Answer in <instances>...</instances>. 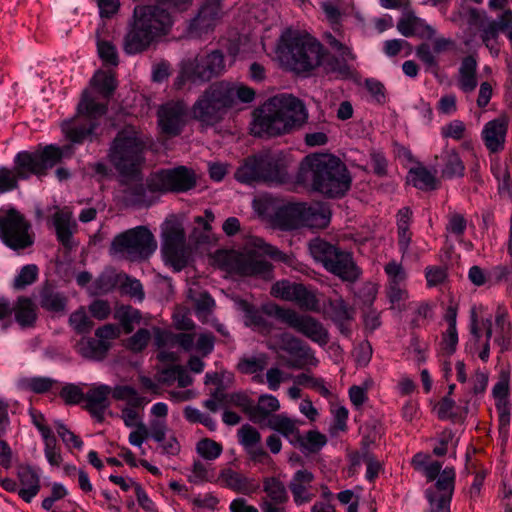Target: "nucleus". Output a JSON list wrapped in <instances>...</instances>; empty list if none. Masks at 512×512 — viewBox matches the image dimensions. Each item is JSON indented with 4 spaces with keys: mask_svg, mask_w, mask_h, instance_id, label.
I'll return each mask as SVG.
<instances>
[{
    "mask_svg": "<svg viewBox=\"0 0 512 512\" xmlns=\"http://www.w3.org/2000/svg\"><path fill=\"white\" fill-rule=\"evenodd\" d=\"M509 118L506 115L486 122L481 131V139L490 153H498L505 147Z\"/></svg>",
    "mask_w": 512,
    "mask_h": 512,
    "instance_id": "obj_26",
    "label": "nucleus"
},
{
    "mask_svg": "<svg viewBox=\"0 0 512 512\" xmlns=\"http://www.w3.org/2000/svg\"><path fill=\"white\" fill-rule=\"evenodd\" d=\"M157 248L153 234L144 226L128 229L114 237L110 253L130 261L148 258Z\"/></svg>",
    "mask_w": 512,
    "mask_h": 512,
    "instance_id": "obj_11",
    "label": "nucleus"
},
{
    "mask_svg": "<svg viewBox=\"0 0 512 512\" xmlns=\"http://www.w3.org/2000/svg\"><path fill=\"white\" fill-rule=\"evenodd\" d=\"M55 382L50 377H21L17 381V388L24 392L40 394L49 391Z\"/></svg>",
    "mask_w": 512,
    "mask_h": 512,
    "instance_id": "obj_45",
    "label": "nucleus"
},
{
    "mask_svg": "<svg viewBox=\"0 0 512 512\" xmlns=\"http://www.w3.org/2000/svg\"><path fill=\"white\" fill-rule=\"evenodd\" d=\"M224 71V57L220 51L215 50L205 55H198L195 59L184 63L175 85L177 88H182L187 83H204Z\"/></svg>",
    "mask_w": 512,
    "mask_h": 512,
    "instance_id": "obj_14",
    "label": "nucleus"
},
{
    "mask_svg": "<svg viewBox=\"0 0 512 512\" xmlns=\"http://www.w3.org/2000/svg\"><path fill=\"white\" fill-rule=\"evenodd\" d=\"M299 283L282 280L274 283L271 287V295L285 301L292 302Z\"/></svg>",
    "mask_w": 512,
    "mask_h": 512,
    "instance_id": "obj_63",
    "label": "nucleus"
},
{
    "mask_svg": "<svg viewBox=\"0 0 512 512\" xmlns=\"http://www.w3.org/2000/svg\"><path fill=\"white\" fill-rule=\"evenodd\" d=\"M220 88L223 89V94L227 100V104L230 107L237 103V100L242 103H250L255 98V92L252 88H249L242 84H232L227 82H219Z\"/></svg>",
    "mask_w": 512,
    "mask_h": 512,
    "instance_id": "obj_39",
    "label": "nucleus"
},
{
    "mask_svg": "<svg viewBox=\"0 0 512 512\" xmlns=\"http://www.w3.org/2000/svg\"><path fill=\"white\" fill-rule=\"evenodd\" d=\"M0 239L13 250L25 249L34 242L30 224L13 208L0 209Z\"/></svg>",
    "mask_w": 512,
    "mask_h": 512,
    "instance_id": "obj_15",
    "label": "nucleus"
},
{
    "mask_svg": "<svg viewBox=\"0 0 512 512\" xmlns=\"http://www.w3.org/2000/svg\"><path fill=\"white\" fill-rule=\"evenodd\" d=\"M309 251L315 261L320 262L327 271L343 280L354 281L360 275V270L350 253L322 239L316 238L310 241Z\"/></svg>",
    "mask_w": 512,
    "mask_h": 512,
    "instance_id": "obj_10",
    "label": "nucleus"
},
{
    "mask_svg": "<svg viewBox=\"0 0 512 512\" xmlns=\"http://www.w3.org/2000/svg\"><path fill=\"white\" fill-rule=\"evenodd\" d=\"M267 425L271 429L280 432L292 444H296V442L300 441L298 421L288 417L286 414L271 416L268 419Z\"/></svg>",
    "mask_w": 512,
    "mask_h": 512,
    "instance_id": "obj_34",
    "label": "nucleus"
},
{
    "mask_svg": "<svg viewBox=\"0 0 512 512\" xmlns=\"http://www.w3.org/2000/svg\"><path fill=\"white\" fill-rule=\"evenodd\" d=\"M468 278L475 286H493L507 279L510 281L509 287L512 292V269L508 270L504 266H496L489 270L472 266L469 269Z\"/></svg>",
    "mask_w": 512,
    "mask_h": 512,
    "instance_id": "obj_29",
    "label": "nucleus"
},
{
    "mask_svg": "<svg viewBox=\"0 0 512 512\" xmlns=\"http://www.w3.org/2000/svg\"><path fill=\"white\" fill-rule=\"evenodd\" d=\"M384 272L387 276L386 288L406 286L407 273L401 263L395 260L388 262Z\"/></svg>",
    "mask_w": 512,
    "mask_h": 512,
    "instance_id": "obj_50",
    "label": "nucleus"
},
{
    "mask_svg": "<svg viewBox=\"0 0 512 512\" xmlns=\"http://www.w3.org/2000/svg\"><path fill=\"white\" fill-rule=\"evenodd\" d=\"M106 112V105L96 103L89 92L84 91L77 106V116L62 124V131L73 143L91 139L96 127L95 119Z\"/></svg>",
    "mask_w": 512,
    "mask_h": 512,
    "instance_id": "obj_12",
    "label": "nucleus"
},
{
    "mask_svg": "<svg viewBox=\"0 0 512 512\" xmlns=\"http://www.w3.org/2000/svg\"><path fill=\"white\" fill-rule=\"evenodd\" d=\"M53 223L59 241L63 245L69 246L72 234L76 228L72 211L68 208L57 211L53 216Z\"/></svg>",
    "mask_w": 512,
    "mask_h": 512,
    "instance_id": "obj_33",
    "label": "nucleus"
},
{
    "mask_svg": "<svg viewBox=\"0 0 512 512\" xmlns=\"http://www.w3.org/2000/svg\"><path fill=\"white\" fill-rule=\"evenodd\" d=\"M222 17L220 0H207L187 28L190 38H201L212 32Z\"/></svg>",
    "mask_w": 512,
    "mask_h": 512,
    "instance_id": "obj_21",
    "label": "nucleus"
},
{
    "mask_svg": "<svg viewBox=\"0 0 512 512\" xmlns=\"http://www.w3.org/2000/svg\"><path fill=\"white\" fill-rule=\"evenodd\" d=\"M397 29L405 37L432 38L435 35L434 28L412 12L403 15L397 23Z\"/></svg>",
    "mask_w": 512,
    "mask_h": 512,
    "instance_id": "obj_31",
    "label": "nucleus"
},
{
    "mask_svg": "<svg viewBox=\"0 0 512 512\" xmlns=\"http://www.w3.org/2000/svg\"><path fill=\"white\" fill-rule=\"evenodd\" d=\"M154 343L159 350L160 361H176L177 353L172 351L175 346H180L189 351L193 347L194 337L191 334H174L168 330L153 328Z\"/></svg>",
    "mask_w": 512,
    "mask_h": 512,
    "instance_id": "obj_22",
    "label": "nucleus"
},
{
    "mask_svg": "<svg viewBox=\"0 0 512 512\" xmlns=\"http://www.w3.org/2000/svg\"><path fill=\"white\" fill-rule=\"evenodd\" d=\"M491 171L498 181L500 191L510 192L512 188V180L506 163H502L499 159L491 162Z\"/></svg>",
    "mask_w": 512,
    "mask_h": 512,
    "instance_id": "obj_57",
    "label": "nucleus"
},
{
    "mask_svg": "<svg viewBox=\"0 0 512 512\" xmlns=\"http://www.w3.org/2000/svg\"><path fill=\"white\" fill-rule=\"evenodd\" d=\"M15 319L22 327L32 326L37 318L34 303L28 298H19L15 307Z\"/></svg>",
    "mask_w": 512,
    "mask_h": 512,
    "instance_id": "obj_44",
    "label": "nucleus"
},
{
    "mask_svg": "<svg viewBox=\"0 0 512 512\" xmlns=\"http://www.w3.org/2000/svg\"><path fill=\"white\" fill-rule=\"evenodd\" d=\"M289 159L283 152H266L249 158L235 173L243 183L263 180L271 183H284L288 178Z\"/></svg>",
    "mask_w": 512,
    "mask_h": 512,
    "instance_id": "obj_8",
    "label": "nucleus"
},
{
    "mask_svg": "<svg viewBox=\"0 0 512 512\" xmlns=\"http://www.w3.org/2000/svg\"><path fill=\"white\" fill-rule=\"evenodd\" d=\"M470 338L466 343V350L476 354L480 360L486 363L490 357V340L493 337L500 352L509 351L512 348L511 323L506 310L499 308L494 318L479 317L473 309L470 315Z\"/></svg>",
    "mask_w": 512,
    "mask_h": 512,
    "instance_id": "obj_4",
    "label": "nucleus"
},
{
    "mask_svg": "<svg viewBox=\"0 0 512 512\" xmlns=\"http://www.w3.org/2000/svg\"><path fill=\"white\" fill-rule=\"evenodd\" d=\"M162 253L164 259L177 271L188 261L185 232L182 223L171 216L162 224Z\"/></svg>",
    "mask_w": 512,
    "mask_h": 512,
    "instance_id": "obj_16",
    "label": "nucleus"
},
{
    "mask_svg": "<svg viewBox=\"0 0 512 512\" xmlns=\"http://www.w3.org/2000/svg\"><path fill=\"white\" fill-rule=\"evenodd\" d=\"M386 296L390 307L393 310L402 312L407 309L406 302L409 299V292L406 286L386 288Z\"/></svg>",
    "mask_w": 512,
    "mask_h": 512,
    "instance_id": "obj_58",
    "label": "nucleus"
},
{
    "mask_svg": "<svg viewBox=\"0 0 512 512\" xmlns=\"http://www.w3.org/2000/svg\"><path fill=\"white\" fill-rule=\"evenodd\" d=\"M477 61L474 56L465 57L459 67L458 86L465 92L470 93L477 87Z\"/></svg>",
    "mask_w": 512,
    "mask_h": 512,
    "instance_id": "obj_37",
    "label": "nucleus"
},
{
    "mask_svg": "<svg viewBox=\"0 0 512 512\" xmlns=\"http://www.w3.org/2000/svg\"><path fill=\"white\" fill-rule=\"evenodd\" d=\"M114 318L119 321L126 333H130L135 323H139V311L131 306H120L115 310Z\"/></svg>",
    "mask_w": 512,
    "mask_h": 512,
    "instance_id": "obj_55",
    "label": "nucleus"
},
{
    "mask_svg": "<svg viewBox=\"0 0 512 512\" xmlns=\"http://www.w3.org/2000/svg\"><path fill=\"white\" fill-rule=\"evenodd\" d=\"M266 346L275 353L286 352L291 360L287 363L292 368L316 367L318 359L312 349L302 340L290 333H281L267 340Z\"/></svg>",
    "mask_w": 512,
    "mask_h": 512,
    "instance_id": "obj_18",
    "label": "nucleus"
},
{
    "mask_svg": "<svg viewBox=\"0 0 512 512\" xmlns=\"http://www.w3.org/2000/svg\"><path fill=\"white\" fill-rule=\"evenodd\" d=\"M112 389L105 384H92L85 393L87 410L98 420L103 419L104 411L109 406V395Z\"/></svg>",
    "mask_w": 512,
    "mask_h": 512,
    "instance_id": "obj_30",
    "label": "nucleus"
},
{
    "mask_svg": "<svg viewBox=\"0 0 512 512\" xmlns=\"http://www.w3.org/2000/svg\"><path fill=\"white\" fill-rule=\"evenodd\" d=\"M38 277V268L34 264L23 266L14 278L13 287L15 289H23L33 284Z\"/></svg>",
    "mask_w": 512,
    "mask_h": 512,
    "instance_id": "obj_64",
    "label": "nucleus"
},
{
    "mask_svg": "<svg viewBox=\"0 0 512 512\" xmlns=\"http://www.w3.org/2000/svg\"><path fill=\"white\" fill-rule=\"evenodd\" d=\"M454 480V469L445 468L437 477L434 487L426 490V498L430 503L431 512H441L449 507L454 490Z\"/></svg>",
    "mask_w": 512,
    "mask_h": 512,
    "instance_id": "obj_24",
    "label": "nucleus"
},
{
    "mask_svg": "<svg viewBox=\"0 0 512 512\" xmlns=\"http://www.w3.org/2000/svg\"><path fill=\"white\" fill-rule=\"evenodd\" d=\"M324 314L330 317L337 325L343 326L344 322L352 319L353 311L347 307L341 297L330 299L324 306Z\"/></svg>",
    "mask_w": 512,
    "mask_h": 512,
    "instance_id": "obj_41",
    "label": "nucleus"
},
{
    "mask_svg": "<svg viewBox=\"0 0 512 512\" xmlns=\"http://www.w3.org/2000/svg\"><path fill=\"white\" fill-rule=\"evenodd\" d=\"M300 174L303 180L311 179L315 190L329 197L344 195L351 185L346 166L331 154L306 156L301 162Z\"/></svg>",
    "mask_w": 512,
    "mask_h": 512,
    "instance_id": "obj_5",
    "label": "nucleus"
},
{
    "mask_svg": "<svg viewBox=\"0 0 512 512\" xmlns=\"http://www.w3.org/2000/svg\"><path fill=\"white\" fill-rule=\"evenodd\" d=\"M216 481L222 486L244 495H252L260 488L259 483L255 479L246 477L229 467L223 468L220 471Z\"/></svg>",
    "mask_w": 512,
    "mask_h": 512,
    "instance_id": "obj_28",
    "label": "nucleus"
},
{
    "mask_svg": "<svg viewBox=\"0 0 512 512\" xmlns=\"http://www.w3.org/2000/svg\"><path fill=\"white\" fill-rule=\"evenodd\" d=\"M195 185L194 174L180 166L161 170L152 174L147 181V188L152 192H183Z\"/></svg>",
    "mask_w": 512,
    "mask_h": 512,
    "instance_id": "obj_20",
    "label": "nucleus"
},
{
    "mask_svg": "<svg viewBox=\"0 0 512 512\" xmlns=\"http://www.w3.org/2000/svg\"><path fill=\"white\" fill-rule=\"evenodd\" d=\"M272 310L280 321L311 341L320 346H325L328 343L329 333L316 318L307 314H300L290 308H282L278 305H274Z\"/></svg>",
    "mask_w": 512,
    "mask_h": 512,
    "instance_id": "obj_17",
    "label": "nucleus"
},
{
    "mask_svg": "<svg viewBox=\"0 0 512 512\" xmlns=\"http://www.w3.org/2000/svg\"><path fill=\"white\" fill-rule=\"evenodd\" d=\"M156 4L137 6L134 21L124 39V51L134 55L146 50L166 35L173 24L172 13L184 11L192 0H155Z\"/></svg>",
    "mask_w": 512,
    "mask_h": 512,
    "instance_id": "obj_1",
    "label": "nucleus"
},
{
    "mask_svg": "<svg viewBox=\"0 0 512 512\" xmlns=\"http://www.w3.org/2000/svg\"><path fill=\"white\" fill-rule=\"evenodd\" d=\"M196 451L203 459L213 461L222 454L223 447L210 438H204L198 441Z\"/></svg>",
    "mask_w": 512,
    "mask_h": 512,
    "instance_id": "obj_59",
    "label": "nucleus"
},
{
    "mask_svg": "<svg viewBox=\"0 0 512 512\" xmlns=\"http://www.w3.org/2000/svg\"><path fill=\"white\" fill-rule=\"evenodd\" d=\"M294 384L312 388L320 393L323 397L331 396L330 390L327 388L325 381L321 377H314L309 373H301L293 377Z\"/></svg>",
    "mask_w": 512,
    "mask_h": 512,
    "instance_id": "obj_54",
    "label": "nucleus"
},
{
    "mask_svg": "<svg viewBox=\"0 0 512 512\" xmlns=\"http://www.w3.org/2000/svg\"><path fill=\"white\" fill-rule=\"evenodd\" d=\"M408 180L414 187L421 190H432L436 187L435 174L422 166L411 169Z\"/></svg>",
    "mask_w": 512,
    "mask_h": 512,
    "instance_id": "obj_46",
    "label": "nucleus"
},
{
    "mask_svg": "<svg viewBox=\"0 0 512 512\" xmlns=\"http://www.w3.org/2000/svg\"><path fill=\"white\" fill-rule=\"evenodd\" d=\"M158 126L166 135H178L187 121V108L182 101H170L157 111Z\"/></svg>",
    "mask_w": 512,
    "mask_h": 512,
    "instance_id": "obj_23",
    "label": "nucleus"
},
{
    "mask_svg": "<svg viewBox=\"0 0 512 512\" xmlns=\"http://www.w3.org/2000/svg\"><path fill=\"white\" fill-rule=\"evenodd\" d=\"M266 256L283 262L289 260V257L276 247L267 244L258 237H250L239 250L217 251L213 260L221 269L229 272H235L243 276L269 277L271 265L265 259Z\"/></svg>",
    "mask_w": 512,
    "mask_h": 512,
    "instance_id": "obj_3",
    "label": "nucleus"
},
{
    "mask_svg": "<svg viewBox=\"0 0 512 512\" xmlns=\"http://www.w3.org/2000/svg\"><path fill=\"white\" fill-rule=\"evenodd\" d=\"M69 324L78 334L89 333L93 327V322L83 307H80L70 315Z\"/></svg>",
    "mask_w": 512,
    "mask_h": 512,
    "instance_id": "obj_61",
    "label": "nucleus"
},
{
    "mask_svg": "<svg viewBox=\"0 0 512 512\" xmlns=\"http://www.w3.org/2000/svg\"><path fill=\"white\" fill-rule=\"evenodd\" d=\"M237 435L239 443L253 459L264 454L261 447V435L257 429L246 424L238 430Z\"/></svg>",
    "mask_w": 512,
    "mask_h": 512,
    "instance_id": "obj_36",
    "label": "nucleus"
},
{
    "mask_svg": "<svg viewBox=\"0 0 512 512\" xmlns=\"http://www.w3.org/2000/svg\"><path fill=\"white\" fill-rule=\"evenodd\" d=\"M269 362V357L265 353H260L250 357L243 358L238 368L242 373L253 375V381L258 384H264V373Z\"/></svg>",
    "mask_w": 512,
    "mask_h": 512,
    "instance_id": "obj_35",
    "label": "nucleus"
},
{
    "mask_svg": "<svg viewBox=\"0 0 512 512\" xmlns=\"http://www.w3.org/2000/svg\"><path fill=\"white\" fill-rule=\"evenodd\" d=\"M220 83L210 85L192 107V116L204 125L218 122L229 108Z\"/></svg>",
    "mask_w": 512,
    "mask_h": 512,
    "instance_id": "obj_19",
    "label": "nucleus"
},
{
    "mask_svg": "<svg viewBox=\"0 0 512 512\" xmlns=\"http://www.w3.org/2000/svg\"><path fill=\"white\" fill-rule=\"evenodd\" d=\"M91 85L99 94L108 98L116 88V81L111 73L97 71L91 79Z\"/></svg>",
    "mask_w": 512,
    "mask_h": 512,
    "instance_id": "obj_53",
    "label": "nucleus"
},
{
    "mask_svg": "<svg viewBox=\"0 0 512 512\" xmlns=\"http://www.w3.org/2000/svg\"><path fill=\"white\" fill-rule=\"evenodd\" d=\"M292 377L279 366H272L264 374V384L272 391H277L282 383H285Z\"/></svg>",
    "mask_w": 512,
    "mask_h": 512,
    "instance_id": "obj_60",
    "label": "nucleus"
},
{
    "mask_svg": "<svg viewBox=\"0 0 512 512\" xmlns=\"http://www.w3.org/2000/svg\"><path fill=\"white\" fill-rule=\"evenodd\" d=\"M40 305L48 311L60 312L66 307V299L60 293L46 287L41 291Z\"/></svg>",
    "mask_w": 512,
    "mask_h": 512,
    "instance_id": "obj_51",
    "label": "nucleus"
},
{
    "mask_svg": "<svg viewBox=\"0 0 512 512\" xmlns=\"http://www.w3.org/2000/svg\"><path fill=\"white\" fill-rule=\"evenodd\" d=\"M77 352L88 359H103L108 352V346L97 339L82 338L76 345Z\"/></svg>",
    "mask_w": 512,
    "mask_h": 512,
    "instance_id": "obj_43",
    "label": "nucleus"
},
{
    "mask_svg": "<svg viewBox=\"0 0 512 512\" xmlns=\"http://www.w3.org/2000/svg\"><path fill=\"white\" fill-rule=\"evenodd\" d=\"M144 143L133 128L120 131L114 139L109 159L122 177L135 178L140 172Z\"/></svg>",
    "mask_w": 512,
    "mask_h": 512,
    "instance_id": "obj_7",
    "label": "nucleus"
},
{
    "mask_svg": "<svg viewBox=\"0 0 512 512\" xmlns=\"http://www.w3.org/2000/svg\"><path fill=\"white\" fill-rule=\"evenodd\" d=\"M263 491L265 496L260 501L274 504L288 502L289 497L285 485L275 477H267L263 480Z\"/></svg>",
    "mask_w": 512,
    "mask_h": 512,
    "instance_id": "obj_40",
    "label": "nucleus"
},
{
    "mask_svg": "<svg viewBox=\"0 0 512 512\" xmlns=\"http://www.w3.org/2000/svg\"><path fill=\"white\" fill-rule=\"evenodd\" d=\"M215 216L213 212L209 209L205 210L204 216L195 217V223L197 227L194 229V235L197 237L199 242L208 241L209 235L208 233L211 231V223L214 221Z\"/></svg>",
    "mask_w": 512,
    "mask_h": 512,
    "instance_id": "obj_62",
    "label": "nucleus"
},
{
    "mask_svg": "<svg viewBox=\"0 0 512 512\" xmlns=\"http://www.w3.org/2000/svg\"><path fill=\"white\" fill-rule=\"evenodd\" d=\"M112 396L116 400L125 401L127 406L133 407H143L150 401L142 397L133 387L127 385L116 386L112 390Z\"/></svg>",
    "mask_w": 512,
    "mask_h": 512,
    "instance_id": "obj_48",
    "label": "nucleus"
},
{
    "mask_svg": "<svg viewBox=\"0 0 512 512\" xmlns=\"http://www.w3.org/2000/svg\"><path fill=\"white\" fill-rule=\"evenodd\" d=\"M275 53L283 67L297 74L314 70L321 65L324 56L323 47L317 40L291 30L281 35Z\"/></svg>",
    "mask_w": 512,
    "mask_h": 512,
    "instance_id": "obj_6",
    "label": "nucleus"
},
{
    "mask_svg": "<svg viewBox=\"0 0 512 512\" xmlns=\"http://www.w3.org/2000/svg\"><path fill=\"white\" fill-rule=\"evenodd\" d=\"M216 478L214 468L210 464L201 461H195L193 463L191 472L188 475V481L196 485H201L206 482H215Z\"/></svg>",
    "mask_w": 512,
    "mask_h": 512,
    "instance_id": "obj_49",
    "label": "nucleus"
},
{
    "mask_svg": "<svg viewBox=\"0 0 512 512\" xmlns=\"http://www.w3.org/2000/svg\"><path fill=\"white\" fill-rule=\"evenodd\" d=\"M443 177L454 178L461 177L464 174L465 166L455 150H447L444 157Z\"/></svg>",
    "mask_w": 512,
    "mask_h": 512,
    "instance_id": "obj_52",
    "label": "nucleus"
},
{
    "mask_svg": "<svg viewBox=\"0 0 512 512\" xmlns=\"http://www.w3.org/2000/svg\"><path fill=\"white\" fill-rule=\"evenodd\" d=\"M124 274L117 273L114 270H105L91 287V293L95 295L106 294L120 285Z\"/></svg>",
    "mask_w": 512,
    "mask_h": 512,
    "instance_id": "obj_42",
    "label": "nucleus"
},
{
    "mask_svg": "<svg viewBox=\"0 0 512 512\" xmlns=\"http://www.w3.org/2000/svg\"><path fill=\"white\" fill-rule=\"evenodd\" d=\"M280 409L279 400L272 394H263L259 397L258 403L254 404L251 413V421L262 424L270 418L269 416Z\"/></svg>",
    "mask_w": 512,
    "mask_h": 512,
    "instance_id": "obj_38",
    "label": "nucleus"
},
{
    "mask_svg": "<svg viewBox=\"0 0 512 512\" xmlns=\"http://www.w3.org/2000/svg\"><path fill=\"white\" fill-rule=\"evenodd\" d=\"M330 222V210L325 204L289 203L280 207L274 217V224L281 230L301 227L324 228Z\"/></svg>",
    "mask_w": 512,
    "mask_h": 512,
    "instance_id": "obj_9",
    "label": "nucleus"
},
{
    "mask_svg": "<svg viewBox=\"0 0 512 512\" xmlns=\"http://www.w3.org/2000/svg\"><path fill=\"white\" fill-rule=\"evenodd\" d=\"M292 302L306 311H320V302L316 293L302 284H299Z\"/></svg>",
    "mask_w": 512,
    "mask_h": 512,
    "instance_id": "obj_47",
    "label": "nucleus"
},
{
    "mask_svg": "<svg viewBox=\"0 0 512 512\" xmlns=\"http://www.w3.org/2000/svg\"><path fill=\"white\" fill-rule=\"evenodd\" d=\"M18 479L21 485L18 495L25 502L30 503L41 488L39 472L29 465L21 466L18 469Z\"/></svg>",
    "mask_w": 512,
    "mask_h": 512,
    "instance_id": "obj_32",
    "label": "nucleus"
},
{
    "mask_svg": "<svg viewBox=\"0 0 512 512\" xmlns=\"http://www.w3.org/2000/svg\"><path fill=\"white\" fill-rule=\"evenodd\" d=\"M314 475L308 470H298L293 475L289 488L296 505H303L312 501L316 496L317 488L313 485Z\"/></svg>",
    "mask_w": 512,
    "mask_h": 512,
    "instance_id": "obj_27",
    "label": "nucleus"
},
{
    "mask_svg": "<svg viewBox=\"0 0 512 512\" xmlns=\"http://www.w3.org/2000/svg\"><path fill=\"white\" fill-rule=\"evenodd\" d=\"M321 8L327 21L336 30H339L342 21L349 17L354 18L357 23L364 22L363 15L353 0H325L321 2Z\"/></svg>",
    "mask_w": 512,
    "mask_h": 512,
    "instance_id": "obj_25",
    "label": "nucleus"
},
{
    "mask_svg": "<svg viewBox=\"0 0 512 512\" xmlns=\"http://www.w3.org/2000/svg\"><path fill=\"white\" fill-rule=\"evenodd\" d=\"M44 455L52 468H59L63 462L61 449L57 444L55 435L48 437L44 436Z\"/></svg>",
    "mask_w": 512,
    "mask_h": 512,
    "instance_id": "obj_56",
    "label": "nucleus"
},
{
    "mask_svg": "<svg viewBox=\"0 0 512 512\" xmlns=\"http://www.w3.org/2000/svg\"><path fill=\"white\" fill-rule=\"evenodd\" d=\"M70 147L60 149L55 145H49L35 152L21 151L14 158V169L20 179H27L31 175L41 176L55 166Z\"/></svg>",
    "mask_w": 512,
    "mask_h": 512,
    "instance_id": "obj_13",
    "label": "nucleus"
},
{
    "mask_svg": "<svg viewBox=\"0 0 512 512\" xmlns=\"http://www.w3.org/2000/svg\"><path fill=\"white\" fill-rule=\"evenodd\" d=\"M307 118L302 101L291 94H278L254 111L251 132L258 137L282 136L302 127Z\"/></svg>",
    "mask_w": 512,
    "mask_h": 512,
    "instance_id": "obj_2",
    "label": "nucleus"
}]
</instances>
